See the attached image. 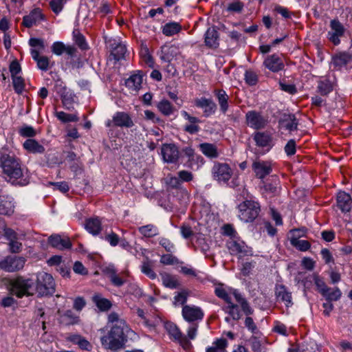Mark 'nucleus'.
Here are the masks:
<instances>
[{"mask_svg": "<svg viewBox=\"0 0 352 352\" xmlns=\"http://www.w3.org/2000/svg\"><path fill=\"white\" fill-rule=\"evenodd\" d=\"M30 54L34 60L36 62L37 67L42 71H47L50 68V59L46 56H40L38 50H30Z\"/></svg>", "mask_w": 352, "mask_h": 352, "instance_id": "28", "label": "nucleus"}, {"mask_svg": "<svg viewBox=\"0 0 352 352\" xmlns=\"http://www.w3.org/2000/svg\"><path fill=\"white\" fill-rule=\"evenodd\" d=\"M245 122L249 127L258 130L267 126L268 118L262 112L252 110L245 113Z\"/></svg>", "mask_w": 352, "mask_h": 352, "instance_id": "7", "label": "nucleus"}, {"mask_svg": "<svg viewBox=\"0 0 352 352\" xmlns=\"http://www.w3.org/2000/svg\"><path fill=\"white\" fill-rule=\"evenodd\" d=\"M92 300L97 307L101 311H107L111 307V301L107 298H102L100 294H95Z\"/></svg>", "mask_w": 352, "mask_h": 352, "instance_id": "37", "label": "nucleus"}, {"mask_svg": "<svg viewBox=\"0 0 352 352\" xmlns=\"http://www.w3.org/2000/svg\"><path fill=\"white\" fill-rule=\"evenodd\" d=\"M252 168L258 178L263 179L272 173V163L270 161H255L252 164Z\"/></svg>", "mask_w": 352, "mask_h": 352, "instance_id": "15", "label": "nucleus"}, {"mask_svg": "<svg viewBox=\"0 0 352 352\" xmlns=\"http://www.w3.org/2000/svg\"><path fill=\"white\" fill-rule=\"evenodd\" d=\"M161 155L164 162L176 163L179 158V151L175 144H164L161 148Z\"/></svg>", "mask_w": 352, "mask_h": 352, "instance_id": "11", "label": "nucleus"}, {"mask_svg": "<svg viewBox=\"0 0 352 352\" xmlns=\"http://www.w3.org/2000/svg\"><path fill=\"white\" fill-rule=\"evenodd\" d=\"M23 148L29 153L34 154H41L45 152V148L36 140L29 138L23 144Z\"/></svg>", "mask_w": 352, "mask_h": 352, "instance_id": "29", "label": "nucleus"}, {"mask_svg": "<svg viewBox=\"0 0 352 352\" xmlns=\"http://www.w3.org/2000/svg\"><path fill=\"white\" fill-rule=\"evenodd\" d=\"M195 104L196 107L203 109L206 117L214 114L217 109L216 104L211 99L204 97L195 99Z\"/></svg>", "mask_w": 352, "mask_h": 352, "instance_id": "17", "label": "nucleus"}, {"mask_svg": "<svg viewBox=\"0 0 352 352\" xmlns=\"http://www.w3.org/2000/svg\"><path fill=\"white\" fill-rule=\"evenodd\" d=\"M29 45L31 47L30 50H38V54L41 51L45 49V42L41 38H31L28 41Z\"/></svg>", "mask_w": 352, "mask_h": 352, "instance_id": "54", "label": "nucleus"}, {"mask_svg": "<svg viewBox=\"0 0 352 352\" xmlns=\"http://www.w3.org/2000/svg\"><path fill=\"white\" fill-rule=\"evenodd\" d=\"M14 199L9 196H0V214L10 216L14 211Z\"/></svg>", "mask_w": 352, "mask_h": 352, "instance_id": "23", "label": "nucleus"}, {"mask_svg": "<svg viewBox=\"0 0 352 352\" xmlns=\"http://www.w3.org/2000/svg\"><path fill=\"white\" fill-rule=\"evenodd\" d=\"M342 293L338 288L331 289L329 292H326L322 295L327 301H336L341 297Z\"/></svg>", "mask_w": 352, "mask_h": 352, "instance_id": "51", "label": "nucleus"}, {"mask_svg": "<svg viewBox=\"0 0 352 352\" xmlns=\"http://www.w3.org/2000/svg\"><path fill=\"white\" fill-rule=\"evenodd\" d=\"M263 65L272 72H278L285 67L283 59L276 54L266 56L263 60Z\"/></svg>", "mask_w": 352, "mask_h": 352, "instance_id": "13", "label": "nucleus"}, {"mask_svg": "<svg viewBox=\"0 0 352 352\" xmlns=\"http://www.w3.org/2000/svg\"><path fill=\"white\" fill-rule=\"evenodd\" d=\"M25 259L21 256H8L0 261V268L8 272L19 271L24 267Z\"/></svg>", "mask_w": 352, "mask_h": 352, "instance_id": "10", "label": "nucleus"}, {"mask_svg": "<svg viewBox=\"0 0 352 352\" xmlns=\"http://www.w3.org/2000/svg\"><path fill=\"white\" fill-rule=\"evenodd\" d=\"M141 271L151 279H155L156 278V274L153 270L151 263L148 260H146L142 263L141 266Z\"/></svg>", "mask_w": 352, "mask_h": 352, "instance_id": "50", "label": "nucleus"}, {"mask_svg": "<svg viewBox=\"0 0 352 352\" xmlns=\"http://www.w3.org/2000/svg\"><path fill=\"white\" fill-rule=\"evenodd\" d=\"M182 314L184 319L189 322L201 320L204 316L203 310L195 305H184Z\"/></svg>", "mask_w": 352, "mask_h": 352, "instance_id": "12", "label": "nucleus"}, {"mask_svg": "<svg viewBox=\"0 0 352 352\" xmlns=\"http://www.w3.org/2000/svg\"><path fill=\"white\" fill-rule=\"evenodd\" d=\"M156 107L158 111L165 116H169L175 111L174 106L166 99L160 100Z\"/></svg>", "mask_w": 352, "mask_h": 352, "instance_id": "33", "label": "nucleus"}, {"mask_svg": "<svg viewBox=\"0 0 352 352\" xmlns=\"http://www.w3.org/2000/svg\"><path fill=\"white\" fill-rule=\"evenodd\" d=\"M201 151L206 156L210 158L217 157L219 153L215 144L210 143H202L199 145Z\"/></svg>", "mask_w": 352, "mask_h": 352, "instance_id": "34", "label": "nucleus"}, {"mask_svg": "<svg viewBox=\"0 0 352 352\" xmlns=\"http://www.w3.org/2000/svg\"><path fill=\"white\" fill-rule=\"evenodd\" d=\"M142 61L149 67H154V59L151 55L148 48L146 46H142L140 52Z\"/></svg>", "mask_w": 352, "mask_h": 352, "instance_id": "45", "label": "nucleus"}, {"mask_svg": "<svg viewBox=\"0 0 352 352\" xmlns=\"http://www.w3.org/2000/svg\"><path fill=\"white\" fill-rule=\"evenodd\" d=\"M163 285L170 289L177 288L179 283L176 276L169 274H164L162 276Z\"/></svg>", "mask_w": 352, "mask_h": 352, "instance_id": "41", "label": "nucleus"}, {"mask_svg": "<svg viewBox=\"0 0 352 352\" xmlns=\"http://www.w3.org/2000/svg\"><path fill=\"white\" fill-rule=\"evenodd\" d=\"M239 218L244 222H252L260 212V205L254 200H245L238 206Z\"/></svg>", "mask_w": 352, "mask_h": 352, "instance_id": "4", "label": "nucleus"}, {"mask_svg": "<svg viewBox=\"0 0 352 352\" xmlns=\"http://www.w3.org/2000/svg\"><path fill=\"white\" fill-rule=\"evenodd\" d=\"M58 321L63 325H74L80 322V317L76 314L73 311L69 309L65 311H58Z\"/></svg>", "mask_w": 352, "mask_h": 352, "instance_id": "20", "label": "nucleus"}, {"mask_svg": "<svg viewBox=\"0 0 352 352\" xmlns=\"http://www.w3.org/2000/svg\"><path fill=\"white\" fill-rule=\"evenodd\" d=\"M160 262L164 265H175L179 263L177 257L171 254H164L161 256Z\"/></svg>", "mask_w": 352, "mask_h": 352, "instance_id": "58", "label": "nucleus"}, {"mask_svg": "<svg viewBox=\"0 0 352 352\" xmlns=\"http://www.w3.org/2000/svg\"><path fill=\"white\" fill-rule=\"evenodd\" d=\"M256 146L266 148L269 151L274 146L273 138L271 134L267 132H256L253 136Z\"/></svg>", "mask_w": 352, "mask_h": 352, "instance_id": "16", "label": "nucleus"}, {"mask_svg": "<svg viewBox=\"0 0 352 352\" xmlns=\"http://www.w3.org/2000/svg\"><path fill=\"white\" fill-rule=\"evenodd\" d=\"M181 114L183 118L188 121L184 126V130L190 134H195L199 132L200 129V127L199 126L200 120L197 117L190 116L186 111H182Z\"/></svg>", "mask_w": 352, "mask_h": 352, "instance_id": "19", "label": "nucleus"}, {"mask_svg": "<svg viewBox=\"0 0 352 352\" xmlns=\"http://www.w3.org/2000/svg\"><path fill=\"white\" fill-rule=\"evenodd\" d=\"M245 80L250 86L255 85L258 82V76L254 71L248 70L245 73Z\"/></svg>", "mask_w": 352, "mask_h": 352, "instance_id": "56", "label": "nucleus"}, {"mask_svg": "<svg viewBox=\"0 0 352 352\" xmlns=\"http://www.w3.org/2000/svg\"><path fill=\"white\" fill-rule=\"evenodd\" d=\"M330 27L331 30L329 32V38L334 45H338L340 42V37H341L344 32V28L337 20H332Z\"/></svg>", "mask_w": 352, "mask_h": 352, "instance_id": "18", "label": "nucleus"}, {"mask_svg": "<svg viewBox=\"0 0 352 352\" xmlns=\"http://www.w3.org/2000/svg\"><path fill=\"white\" fill-rule=\"evenodd\" d=\"M205 43L210 47H216L218 45V33L214 28H210L206 31Z\"/></svg>", "mask_w": 352, "mask_h": 352, "instance_id": "32", "label": "nucleus"}, {"mask_svg": "<svg viewBox=\"0 0 352 352\" xmlns=\"http://www.w3.org/2000/svg\"><path fill=\"white\" fill-rule=\"evenodd\" d=\"M43 19V15L39 8L34 9L28 15L23 16V24L31 28Z\"/></svg>", "mask_w": 352, "mask_h": 352, "instance_id": "25", "label": "nucleus"}, {"mask_svg": "<svg viewBox=\"0 0 352 352\" xmlns=\"http://www.w3.org/2000/svg\"><path fill=\"white\" fill-rule=\"evenodd\" d=\"M182 30L181 25L177 22H170L162 27V33L168 36H173Z\"/></svg>", "mask_w": 352, "mask_h": 352, "instance_id": "36", "label": "nucleus"}, {"mask_svg": "<svg viewBox=\"0 0 352 352\" xmlns=\"http://www.w3.org/2000/svg\"><path fill=\"white\" fill-rule=\"evenodd\" d=\"M56 116L63 122H76L78 120V118L76 115L69 114L64 111L56 112Z\"/></svg>", "mask_w": 352, "mask_h": 352, "instance_id": "52", "label": "nucleus"}, {"mask_svg": "<svg viewBox=\"0 0 352 352\" xmlns=\"http://www.w3.org/2000/svg\"><path fill=\"white\" fill-rule=\"evenodd\" d=\"M0 168L13 185L26 186L30 181L27 168L21 160L8 148H0Z\"/></svg>", "mask_w": 352, "mask_h": 352, "instance_id": "2", "label": "nucleus"}, {"mask_svg": "<svg viewBox=\"0 0 352 352\" xmlns=\"http://www.w3.org/2000/svg\"><path fill=\"white\" fill-rule=\"evenodd\" d=\"M101 238L109 242L113 247L116 246L120 241L118 235L113 232H111L106 234L104 237L101 236Z\"/></svg>", "mask_w": 352, "mask_h": 352, "instance_id": "62", "label": "nucleus"}, {"mask_svg": "<svg viewBox=\"0 0 352 352\" xmlns=\"http://www.w3.org/2000/svg\"><path fill=\"white\" fill-rule=\"evenodd\" d=\"M336 85V78L335 76H328L318 82V89L320 94L326 96L333 90Z\"/></svg>", "mask_w": 352, "mask_h": 352, "instance_id": "22", "label": "nucleus"}, {"mask_svg": "<svg viewBox=\"0 0 352 352\" xmlns=\"http://www.w3.org/2000/svg\"><path fill=\"white\" fill-rule=\"evenodd\" d=\"M52 52L53 54L57 56H60L63 53L73 56H74L76 49L72 45H66L63 42L56 41L52 43L51 46Z\"/></svg>", "mask_w": 352, "mask_h": 352, "instance_id": "24", "label": "nucleus"}, {"mask_svg": "<svg viewBox=\"0 0 352 352\" xmlns=\"http://www.w3.org/2000/svg\"><path fill=\"white\" fill-rule=\"evenodd\" d=\"M10 286L12 293L18 298L32 296L36 292L39 296H47L55 292V283L52 276L44 272L37 274L36 285L32 279L18 277L11 282Z\"/></svg>", "mask_w": 352, "mask_h": 352, "instance_id": "1", "label": "nucleus"}, {"mask_svg": "<svg viewBox=\"0 0 352 352\" xmlns=\"http://www.w3.org/2000/svg\"><path fill=\"white\" fill-rule=\"evenodd\" d=\"M337 206L343 212L351 209L352 201L349 194L340 191L337 195Z\"/></svg>", "mask_w": 352, "mask_h": 352, "instance_id": "26", "label": "nucleus"}, {"mask_svg": "<svg viewBox=\"0 0 352 352\" xmlns=\"http://www.w3.org/2000/svg\"><path fill=\"white\" fill-rule=\"evenodd\" d=\"M212 175L219 183L226 184L232 176V169L226 163H214L212 168Z\"/></svg>", "mask_w": 352, "mask_h": 352, "instance_id": "9", "label": "nucleus"}, {"mask_svg": "<svg viewBox=\"0 0 352 352\" xmlns=\"http://www.w3.org/2000/svg\"><path fill=\"white\" fill-rule=\"evenodd\" d=\"M107 127L131 128L134 126L131 116L124 111H117L112 116L111 120L105 122Z\"/></svg>", "mask_w": 352, "mask_h": 352, "instance_id": "6", "label": "nucleus"}, {"mask_svg": "<svg viewBox=\"0 0 352 352\" xmlns=\"http://www.w3.org/2000/svg\"><path fill=\"white\" fill-rule=\"evenodd\" d=\"M215 95L218 100L221 111L225 113L228 109V96L223 89L215 90Z\"/></svg>", "mask_w": 352, "mask_h": 352, "instance_id": "38", "label": "nucleus"}, {"mask_svg": "<svg viewBox=\"0 0 352 352\" xmlns=\"http://www.w3.org/2000/svg\"><path fill=\"white\" fill-rule=\"evenodd\" d=\"M9 70L12 78L20 76L21 74V67L16 60H12L10 63Z\"/></svg>", "mask_w": 352, "mask_h": 352, "instance_id": "57", "label": "nucleus"}, {"mask_svg": "<svg viewBox=\"0 0 352 352\" xmlns=\"http://www.w3.org/2000/svg\"><path fill=\"white\" fill-rule=\"evenodd\" d=\"M19 133L24 138H33L36 135L35 129L31 126H23L19 130Z\"/></svg>", "mask_w": 352, "mask_h": 352, "instance_id": "55", "label": "nucleus"}, {"mask_svg": "<svg viewBox=\"0 0 352 352\" xmlns=\"http://www.w3.org/2000/svg\"><path fill=\"white\" fill-rule=\"evenodd\" d=\"M193 179V175L191 172L188 170H180L178 172V179L179 180L180 184H182L183 182H188L192 181Z\"/></svg>", "mask_w": 352, "mask_h": 352, "instance_id": "63", "label": "nucleus"}, {"mask_svg": "<svg viewBox=\"0 0 352 352\" xmlns=\"http://www.w3.org/2000/svg\"><path fill=\"white\" fill-rule=\"evenodd\" d=\"M67 0H52L50 3V8L52 11L58 14L61 12L63 8V5L65 3Z\"/></svg>", "mask_w": 352, "mask_h": 352, "instance_id": "59", "label": "nucleus"}, {"mask_svg": "<svg viewBox=\"0 0 352 352\" xmlns=\"http://www.w3.org/2000/svg\"><path fill=\"white\" fill-rule=\"evenodd\" d=\"M226 246L232 255L237 256L239 258L252 254V248L239 239H230L227 242Z\"/></svg>", "mask_w": 352, "mask_h": 352, "instance_id": "8", "label": "nucleus"}, {"mask_svg": "<svg viewBox=\"0 0 352 352\" xmlns=\"http://www.w3.org/2000/svg\"><path fill=\"white\" fill-rule=\"evenodd\" d=\"M126 52V47L125 45L122 43H118L112 50V54L113 55L115 59L120 60L124 56V54Z\"/></svg>", "mask_w": 352, "mask_h": 352, "instance_id": "53", "label": "nucleus"}, {"mask_svg": "<svg viewBox=\"0 0 352 352\" xmlns=\"http://www.w3.org/2000/svg\"><path fill=\"white\" fill-rule=\"evenodd\" d=\"M103 335L100 337L102 347L113 352L124 347L127 338L134 335L135 332L131 328L109 327L101 329Z\"/></svg>", "mask_w": 352, "mask_h": 352, "instance_id": "3", "label": "nucleus"}, {"mask_svg": "<svg viewBox=\"0 0 352 352\" xmlns=\"http://www.w3.org/2000/svg\"><path fill=\"white\" fill-rule=\"evenodd\" d=\"M12 85L16 93L20 94L25 89V80L22 76H17L12 78Z\"/></svg>", "mask_w": 352, "mask_h": 352, "instance_id": "48", "label": "nucleus"}, {"mask_svg": "<svg viewBox=\"0 0 352 352\" xmlns=\"http://www.w3.org/2000/svg\"><path fill=\"white\" fill-rule=\"evenodd\" d=\"M85 230L93 236L98 235L102 230V222L98 217L87 219L85 223Z\"/></svg>", "mask_w": 352, "mask_h": 352, "instance_id": "27", "label": "nucleus"}, {"mask_svg": "<svg viewBox=\"0 0 352 352\" xmlns=\"http://www.w3.org/2000/svg\"><path fill=\"white\" fill-rule=\"evenodd\" d=\"M351 60V56L347 52H340L333 56L332 62L337 69H340Z\"/></svg>", "mask_w": 352, "mask_h": 352, "instance_id": "30", "label": "nucleus"}, {"mask_svg": "<svg viewBox=\"0 0 352 352\" xmlns=\"http://www.w3.org/2000/svg\"><path fill=\"white\" fill-rule=\"evenodd\" d=\"M316 286L318 292L323 295L326 292H329L331 288L328 287L324 282L318 276H316L314 278Z\"/></svg>", "mask_w": 352, "mask_h": 352, "instance_id": "64", "label": "nucleus"}, {"mask_svg": "<svg viewBox=\"0 0 352 352\" xmlns=\"http://www.w3.org/2000/svg\"><path fill=\"white\" fill-rule=\"evenodd\" d=\"M277 296L280 298L283 302H285V305L287 307H289L292 305V294L290 292H287L285 287L280 286L277 289Z\"/></svg>", "mask_w": 352, "mask_h": 352, "instance_id": "40", "label": "nucleus"}, {"mask_svg": "<svg viewBox=\"0 0 352 352\" xmlns=\"http://www.w3.org/2000/svg\"><path fill=\"white\" fill-rule=\"evenodd\" d=\"M48 241L52 247L58 250L69 249L72 247L70 239L67 236L52 235L49 237Z\"/></svg>", "mask_w": 352, "mask_h": 352, "instance_id": "21", "label": "nucleus"}, {"mask_svg": "<svg viewBox=\"0 0 352 352\" xmlns=\"http://www.w3.org/2000/svg\"><path fill=\"white\" fill-rule=\"evenodd\" d=\"M235 300L238 303H239L242 311L245 315L249 316L253 314V309L250 307L248 302L242 296V295L240 293L236 296Z\"/></svg>", "mask_w": 352, "mask_h": 352, "instance_id": "47", "label": "nucleus"}, {"mask_svg": "<svg viewBox=\"0 0 352 352\" xmlns=\"http://www.w3.org/2000/svg\"><path fill=\"white\" fill-rule=\"evenodd\" d=\"M224 310L234 320H239L241 317L239 306L234 304L232 301L231 303L230 302L228 304V305L224 308Z\"/></svg>", "mask_w": 352, "mask_h": 352, "instance_id": "43", "label": "nucleus"}, {"mask_svg": "<svg viewBox=\"0 0 352 352\" xmlns=\"http://www.w3.org/2000/svg\"><path fill=\"white\" fill-rule=\"evenodd\" d=\"M138 230L145 237H153L158 234L157 228L152 224L141 226Z\"/></svg>", "mask_w": 352, "mask_h": 352, "instance_id": "44", "label": "nucleus"}, {"mask_svg": "<svg viewBox=\"0 0 352 352\" xmlns=\"http://www.w3.org/2000/svg\"><path fill=\"white\" fill-rule=\"evenodd\" d=\"M214 293L217 297L223 299L227 304L231 303L232 298L236 299L239 294L236 289L225 287L223 285H217L214 289Z\"/></svg>", "mask_w": 352, "mask_h": 352, "instance_id": "14", "label": "nucleus"}, {"mask_svg": "<svg viewBox=\"0 0 352 352\" xmlns=\"http://www.w3.org/2000/svg\"><path fill=\"white\" fill-rule=\"evenodd\" d=\"M68 89L63 80L58 79L55 81L54 91L59 96L63 94Z\"/></svg>", "mask_w": 352, "mask_h": 352, "instance_id": "61", "label": "nucleus"}, {"mask_svg": "<svg viewBox=\"0 0 352 352\" xmlns=\"http://www.w3.org/2000/svg\"><path fill=\"white\" fill-rule=\"evenodd\" d=\"M278 192V187L277 184L266 183L262 188V194L265 197H272Z\"/></svg>", "mask_w": 352, "mask_h": 352, "instance_id": "42", "label": "nucleus"}, {"mask_svg": "<svg viewBox=\"0 0 352 352\" xmlns=\"http://www.w3.org/2000/svg\"><path fill=\"white\" fill-rule=\"evenodd\" d=\"M164 328L170 340L177 342L184 350L187 351L191 349L192 344L190 341L187 339L186 336L175 323L166 322Z\"/></svg>", "mask_w": 352, "mask_h": 352, "instance_id": "5", "label": "nucleus"}, {"mask_svg": "<svg viewBox=\"0 0 352 352\" xmlns=\"http://www.w3.org/2000/svg\"><path fill=\"white\" fill-rule=\"evenodd\" d=\"M142 83V76L140 74L131 75L125 82L126 86L132 91H138Z\"/></svg>", "mask_w": 352, "mask_h": 352, "instance_id": "31", "label": "nucleus"}, {"mask_svg": "<svg viewBox=\"0 0 352 352\" xmlns=\"http://www.w3.org/2000/svg\"><path fill=\"white\" fill-rule=\"evenodd\" d=\"M290 243L294 247L302 252L308 250L311 247V244L308 241L300 240L296 239V237H290Z\"/></svg>", "mask_w": 352, "mask_h": 352, "instance_id": "46", "label": "nucleus"}, {"mask_svg": "<svg viewBox=\"0 0 352 352\" xmlns=\"http://www.w3.org/2000/svg\"><path fill=\"white\" fill-rule=\"evenodd\" d=\"M86 300L82 296H78L73 300V308L76 311H81L82 309L86 306Z\"/></svg>", "mask_w": 352, "mask_h": 352, "instance_id": "60", "label": "nucleus"}, {"mask_svg": "<svg viewBox=\"0 0 352 352\" xmlns=\"http://www.w3.org/2000/svg\"><path fill=\"white\" fill-rule=\"evenodd\" d=\"M280 124L282 127L285 128L289 131L296 130L298 126V122L296 117L294 115H288L285 116L281 121Z\"/></svg>", "mask_w": 352, "mask_h": 352, "instance_id": "39", "label": "nucleus"}, {"mask_svg": "<svg viewBox=\"0 0 352 352\" xmlns=\"http://www.w3.org/2000/svg\"><path fill=\"white\" fill-rule=\"evenodd\" d=\"M111 324L109 327H120V328H130L126 321L123 319L120 318L119 316L116 313H111L108 317V324Z\"/></svg>", "mask_w": 352, "mask_h": 352, "instance_id": "35", "label": "nucleus"}, {"mask_svg": "<svg viewBox=\"0 0 352 352\" xmlns=\"http://www.w3.org/2000/svg\"><path fill=\"white\" fill-rule=\"evenodd\" d=\"M60 96L61 98L63 106L67 109H69V106L72 105L74 101V94L71 91L70 89H68Z\"/></svg>", "mask_w": 352, "mask_h": 352, "instance_id": "49", "label": "nucleus"}]
</instances>
